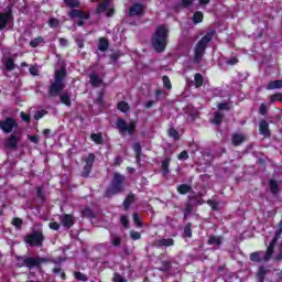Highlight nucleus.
I'll return each mask as SVG.
<instances>
[{
    "label": "nucleus",
    "mask_w": 282,
    "mask_h": 282,
    "mask_svg": "<svg viewBox=\"0 0 282 282\" xmlns=\"http://www.w3.org/2000/svg\"><path fill=\"white\" fill-rule=\"evenodd\" d=\"M281 230L275 232V236L269 243L267 251H256L250 253V261H253V263H268L274 254V248H276V243L279 242V239H281Z\"/></svg>",
    "instance_id": "obj_1"
},
{
    "label": "nucleus",
    "mask_w": 282,
    "mask_h": 282,
    "mask_svg": "<svg viewBox=\"0 0 282 282\" xmlns=\"http://www.w3.org/2000/svg\"><path fill=\"white\" fill-rule=\"evenodd\" d=\"M166 43H169V26L160 25L152 36V47L155 52H164Z\"/></svg>",
    "instance_id": "obj_2"
},
{
    "label": "nucleus",
    "mask_w": 282,
    "mask_h": 282,
    "mask_svg": "<svg viewBox=\"0 0 282 282\" xmlns=\"http://www.w3.org/2000/svg\"><path fill=\"white\" fill-rule=\"evenodd\" d=\"M213 41V33H207L203 36L194 48V63H200L202 58H204V53L206 52V47Z\"/></svg>",
    "instance_id": "obj_3"
},
{
    "label": "nucleus",
    "mask_w": 282,
    "mask_h": 282,
    "mask_svg": "<svg viewBox=\"0 0 282 282\" xmlns=\"http://www.w3.org/2000/svg\"><path fill=\"white\" fill-rule=\"evenodd\" d=\"M65 68L55 72V80L50 87L51 96H57L59 91L65 89Z\"/></svg>",
    "instance_id": "obj_4"
},
{
    "label": "nucleus",
    "mask_w": 282,
    "mask_h": 282,
    "mask_svg": "<svg viewBox=\"0 0 282 282\" xmlns=\"http://www.w3.org/2000/svg\"><path fill=\"white\" fill-rule=\"evenodd\" d=\"M122 191H124V176L116 173L110 187L106 192V196L111 197L112 195L122 193Z\"/></svg>",
    "instance_id": "obj_5"
},
{
    "label": "nucleus",
    "mask_w": 282,
    "mask_h": 282,
    "mask_svg": "<svg viewBox=\"0 0 282 282\" xmlns=\"http://www.w3.org/2000/svg\"><path fill=\"white\" fill-rule=\"evenodd\" d=\"M117 129L119 132L124 135V133H129V135L133 134V131H135V122L131 121L129 124L124 119H118L117 120Z\"/></svg>",
    "instance_id": "obj_6"
},
{
    "label": "nucleus",
    "mask_w": 282,
    "mask_h": 282,
    "mask_svg": "<svg viewBox=\"0 0 282 282\" xmlns=\"http://www.w3.org/2000/svg\"><path fill=\"white\" fill-rule=\"evenodd\" d=\"M19 261H22V262H19L18 264L20 267H23L25 265L26 268H39V265H41V263H45L47 261V259L45 258H20Z\"/></svg>",
    "instance_id": "obj_7"
},
{
    "label": "nucleus",
    "mask_w": 282,
    "mask_h": 282,
    "mask_svg": "<svg viewBox=\"0 0 282 282\" xmlns=\"http://www.w3.org/2000/svg\"><path fill=\"white\" fill-rule=\"evenodd\" d=\"M68 15L70 17V19H79V21L77 22V25H79V28L85 25L84 21H87V19H89V13L76 9L70 10Z\"/></svg>",
    "instance_id": "obj_8"
},
{
    "label": "nucleus",
    "mask_w": 282,
    "mask_h": 282,
    "mask_svg": "<svg viewBox=\"0 0 282 282\" xmlns=\"http://www.w3.org/2000/svg\"><path fill=\"white\" fill-rule=\"evenodd\" d=\"M26 243L30 246H41L43 243V234L41 231H35L26 238Z\"/></svg>",
    "instance_id": "obj_9"
},
{
    "label": "nucleus",
    "mask_w": 282,
    "mask_h": 282,
    "mask_svg": "<svg viewBox=\"0 0 282 282\" xmlns=\"http://www.w3.org/2000/svg\"><path fill=\"white\" fill-rule=\"evenodd\" d=\"M0 127L4 133H12V130L14 127H17V122H14V119L8 118L7 120L0 122Z\"/></svg>",
    "instance_id": "obj_10"
},
{
    "label": "nucleus",
    "mask_w": 282,
    "mask_h": 282,
    "mask_svg": "<svg viewBox=\"0 0 282 282\" xmlns=\"http://www.w3.org/2000/svg\"><path fill=\"white\" fill-rule=\"evenodd\" d=\"M129 14L130 17H142V14H144V7L140 3H135L129 9Z\"/></svg>",
    "instance_id": "obj_11"
},
{
    "label": "nucleus",
    "mask_w": 282,
    "mask_h": 282,
    "mask_svg": "<svg viewBox=\"0 0 282 282\" xmlns=\"http://www.w3.org/2000/svg\"><path fill=\"white\" fill-rule=\"evenodd\" d=\"M97 12H98V14H100V12H107L106 13L107 17H112L113 15V9L109 8L108 0H106L104 3L99 4V7L97 8Z\"/></svg>",
    "instance_id": "obj_12"
},
{
    "label": "nucleus",
    "mask_w": 282,
    "mask_h": 282,
    "mask_svg": "<svg viewBox=\"0 0 282 282\" xmlns=\"http://www.w3.org/2000/svg\"><path fill=\"white\" fill-rule=\"evenodd\" d=\"M246 140H247L246 134H241V133H235L231 138V142L234 147H239V144H243Z\"/></svg>",
    "instance_id": "obj_13"
},
{
    "label": "nucleus",
    "mask_w": 282,
    "mask_h": 282,
    "mask_svg": "<svg viewBox=\"0 0 282 282\" xmlns=\"http://www.w3.org/2000/svg\"><path fill=\"white\" fill-rule=\"evenodd\" d=\"M59 219L65 228H72L74 226V217L72 215H63Z\"/></svg>",
    "instance_id": "obj_14"
},
{
    "label": "nucleus",
    "mask_w": 282,
    "mask_h": 282,
    "mask_svg": "<svg viewBox=\"0 0 282 282\" xmlns=\"http://www.w3.org/2000/svg\"><path fill=\"white\" fill-rule=\"evenodd\" d=\"M12 14L10 13H0V30H3L8 23H10Z\"/></svg>",
    "instance_id": "obj_15"
},
{
    "label": "nucleus",
    "mask_w": 282,
    "mask_h": 282,
    "mask_svg": "<svg viewBox=\"0 0 282 282\" xmlns=\"http://www.w3.org/2000/svg\"><path fill=\"white\" fill-rule=\"evenodd\" d=\"M259 131L261 135H264V137L270 135V126L268 124V121L265 120L260 121Z\"/></svg>",
    "instance_id": "obj_16"
},
{
    "label": "nucleus",
    "mask_w": 282,
    "mask_h": 282,
    "mask_svg": "<svg viewBox=\"0 0 282 282\" xmlns=\"http://www.w3.org/2000/svg\"><path fill=\"white\" fill-rule=\"evenodd\" d=\"M19 144V138H17L15 135H10L7 141H6V147H8V149H17Z\"/></svg>",
    "instance_id": "obj_17"
},
{
    "label": "nucleus",
    "mask_w": 282,
    "mask_h": 282,
    "mask_svg": "<svg viewBox=\"0 0 282 282\" xmlns=\"http://www.w3.org/2000/svg\"><path fill=\"white\" fill-rule=\"evenodd\" d=\"M175 241L172 238H162L158 240L159 248L165 247L169 248L171 246H174Z\"/></svg>",
    "instance_id": "obj_18"
},
{
    "label": "nucleus",
    "mask_w": 282,
    "mask_h": 282,
    "mask_svg": "<svg viewBox=\"0 0 282 282\" xmlns=\"http://www.w3.org/2000/svg\"><path fill=\"white\" fill-rule=\"evenodd\" d=\"M207 243L209 246H216L219 248V246L223 243V239L219 236H210Z\"/></svg>",
    "instance_id": "obj_19"
},
{
    "label": "nucleus",
    "mask_w": 282,
    "mask_h": 282,
    "mask_svg": "<svg viewBox=\"0 0 282 282\" xmlns=\"http://www.w3.org/2000/svg\"><path fill=\"white\" fill-rule=\"evenodd\" d=\"M90 84L93 87H100V85H102V79L96 73H93L90 75Z\"/></svg>",
    "instance_id": "obj_20"
},
{
    "label": "nucleus",
    "mask_w": 282,
    "mask_h": 282,
    "mask_svg": "<svg viewBox=\"0 0 282 282\" xmlns=\"http://www.w3.org/2000/svg\"><path fill=\"white\" fill-rule=\"evenodd\" d=\"M170 164H171V158H167L164 161H162L161 169H162V173H163L164 177H166L170 173V171H169Z\"/></svg>",
    "instance_id": "obj_21"
},
{
    "label": "nucleus",
    "mask_w": 282,
    "mask_h": 282,
    "mask_svg": "<svg viewBox=\"0 0 282 282\" xmlns=\"http://www.w3.org/2000/svg\"><path fill=\"white\" fill-rule=\"evenodd\" d=\"M98 50H100V52H107V50H109V41L105 37L99 39Z\"/></svg>",
    "instance_id": "obj_22"
},
{
    "label": "nucleus",
    "mask_w": 282,
    "mask_h": 282,
    "mask_svg": "<svg viewBox=\"0 0 282 282\" xmlns=\"http://www.w3.org/2000/svg\"><path fill=\"white\" fill-rule=\"evenodd\" d=\"M133 202H135V196L133 194H129L123 202L124 210H128L131 204H133Z\"/></svg>",
    "instance_id": "obj_23"
},
{
    "label": "nucleus",
    "mask_w": 282,
    "mask_h": 282,
    "mask_svg": "<svg viewBox=\"0 0 282 282\" xmlns=\"http://www.w3.org/2000/svg\"><path fill=\"white\" fill-rule=\"evenodd\" d=\"M43 43H45V40L43 39V36H39L30 41V46L39 47V45H43Z\"/></svg>",
    "instance_id": "obj_24"
},
{
    "label": "nucleus",
    "mask_w": 282,
    "mask_h": 282,
    "mask_svg": "<svg viewBox=\"0 0 282 282\" xmlns=\"http://www.w3.org/2000/svg\"><path fill=\"white\" fill-rule=\"evenodd\" d=\"M117 108L119 111H122V113H129V110L131 109L127 101H120Z\"/></svg>",
    "instance_id": "obj_25"
},
{
    "label": "nucleus",
    "mask_w": 282,
    "mask_h": 282,
    "mask_svg": "<svg viewBox=\"0 0 282 282\" xmlns=\"http://www.w3.org/2000/svg\"><path fill=\"white\" fill-rule=\"evenodd\" d=\"M4 67L8 72H12L17 68V64H14V59H12V57H9L4 63Z\"/></svg>",
    "instance_id": "obj_26"
},
{
    "label": "nucleus",
    "mask_w": 282,
    "mask_h": 282,
    "mask_svg": "<svg viewBox=\"0 0 282 282\" xmlns=\"http://www.w3.org/2000/svg\"><path fill=\"white\" fill-rule=\"evenodd\" d=\"M282 80L270 82L267 86V89H281Z\"/></svg>",
    "instance_id": "obj_27"
},
{
    "label": "nucleus",
    "mask_w": 282,
    "mask_h": 282,
    "mask_svg": "<svg viewBox=\"0 0 282 282\" xmlns=\"http://www.w3.org/2000/svg\"><path fill=\"white\" fill-rule=\"evenodd\" d=\"M177 192L181 194V195H186V193H191V186L189 185H186V184H182L177 187Z\"/></svg>",
    "instance_id": "obj_28"
},
{
    "label": "nucleus",
    "mask_w": 282,
    "mask_h": 282,
    "mask_svg": "<svg viewBox=\"0 0 282 282\" xmlns=\"http://www.w3.org/2000/svg\"><path fill=\"white\" fill-rule=\"evenodd\" d=\"M59 98L61 102H63V105H66V107H69V105H72V99L69 98V95L64 93L59 96Z\"/></svg>",
    "instance_id": "obj_29"
},
{
    "label": "nucleus",
    "mask_w": 282,
    "mask_h": 282,
    "mask_svg": "<svg viewBox=\"0 0 282 282\" xmlns=\"http://www.w3.org/2000/svg\"><path fill=\"white\" fill-rule=\"evenodd\" d=\"M195 80V87H202L204 85V76L202 74L197 73L194 77Z\"/></svg>",
    "instance_id": "obj_30"
},
{
    "label": "nucleus",
    "mask_w": 282,
    "mask_h": 282,
    "mask_svg": "<svg viewBox=\"0 0 282 282\" xmlns=\"http://www.w3.org/2000/svg\"><path fill=\"white\" fill-rule=\"evenodd\" d=\"M93 142H95L96 144H102V134L100 133H94L90 135Z\"/></svg>",
    "instance_id": "obj_31"
},
{
    "label": "nucleus",
    "mask_w": 282,
    "mask_h": 282,
    "mask_svg": "<svg viewBox=\"0 0 282 282\" xmlns=\"http://www.w3.org/2000/svg\"><path fill=\"white\" fill-rule=\"evenodd\" d=\"M194 23H202V21H204V13L197 11L194 13V18H193Z\"/></svg>",
    "instance_id": "obj_32"
},
{
    "label": "nucleus",
    "mask_w": 282,
    "mask_h": 282,
    "mask_svg": "<svg viewBox=\"0 0 282 282\" xmlns=\"http://www.w3.org/2000/svg\"><path fill=\"white\" fill-rule=\"evenodd\" d=\"M270 188H271V193H279V188H280V185H279V182L276 181H270Z\"/></svg>",
    "instance_id": "obj_33"
},
{
    "label": "nucleus",
    "mask_w": 282,
    "mask_h": 282,
    "mask_svg": "<svg viewBox=\"0 0 282 282\" xmlns=\"http://www.w3.org/2000/svg\"><path fill=\"white\" fill-rule=\"evenodd\" d=\"M64 3L69 8H78V6H80V1L78 0H64Z\"/></svg>",
    "instance_id": "obj_34"
},
{
    "label": "nucleus",
    "mask_w": 282,
    "mask_h": 282,
    "mask_svg": "<svg viewBox=\"0 0 282 282\" xmlns=\"http://www.w3.org/2000/svg\"><path fill=\"white\" fill-rule=\"evenodd\" d=\"M169 135L170 138H173L174 140H180V132H177V130L171 128L169 130Z\"/></svg>",
    "instance_id": "obj_35"
},
{
    "label": "nucleus",
    "mask_w": 282,
    "mask_h": 282,
    "mask_svg": "<svg viewBox=\"0 0 282 282\" xmlns=\"http://www.w3.org/2000/svg\"><path fill=\"white\" fill-rule=\"evenodd\" d=\"M224 119V115L221 112H216L214 115L215 124H221V120Z\"/></svg>",
    "instance_id": "obj_36"
},
{
    "label": "nucleus",
    "mask_w": 282,
    "mask_h": 282,
    "mask_svg": "<svg viewBox=\"0 0 282 282\" xmlns=\"http://www.w3.org/2000/svg\"><path fill=\"white\" fill-rule=\"evenodd\" d=\"M132 219H133L137 228H142V220H140V215L133 214Z\"/></svg>",
    "instance_id": "obj_37"
},
{
    "label": "nucleus",
    "mask_w": 282,
    "mask_h": 282,
    "mask_svg": "<svg viewBox=\"0 0 282 282\" xmlns=\"http://www.w3.org/2000/svg\"><path fill=\"white\" fill-rule=\"evenodd\" d=\"M162 80L165 89H172L173 86L171 85V79L169 76H163Z\"/></svg>",
    "instance_id": "obj_38"
},
{
    "label": "nucleus",
    "mask_w": 282,
    "mask_h": 282,
    "mask_svg": "<svg viewBox=\"0 0 282 282\" xmlns=\"http://www.w3.org/2000/svg\"><path fill=\"white\" fill-rule=\"evenodd\" d=\"M75 279H77V281H84V282H87V275H85L84 273L82 272H75Z\"/></svg>",
    "instance_id": "obj_39"
},
{
    "label": "nucleus",
    "mask_w": 282,
    "mask_h": 282,
    "mask_svg": "<svg viewBox=\"0 0 282 282\" xmlns=\"http://www.w3.org/2000/svg\"><path fill=\"white\" fill-rule=\"evenodd\" d=\"M268 272H269L268 269L260 267L258 271V276H260V279H263L268 274Z\"/></svg>",
    "instance_id": "obj_40"
},
{
    "label": "nucleus",
    "mask_w": 282,
    "mask_h": 282,
    "mask_svg": "<svg viewBox=\"0 0 282 282\" xmlns=\"http://www.w3.org/2000/svg\"><path fill=\"white\" fill-rule=\"evenodd\" d=\"M184 235L185 237H193V231L191 229V224H187L184 228Z\"/></svg>",
    "instance_id": "obj_41"
},
{
    "label": "nucleus",
    "mask_w": 282,
    "mask_h": 282,
    "mask_svg": "<svg viewBox=\"0 0 282 282\" xmlns=\"http://www.w3.org/2000/svg\"><path fill=\"white\" fill-rule=\"evenodd\" d=\"M96 160V156L94 154H89L86 159V165L94 166V161Z\"/></svg>",
    "instance_id": "obj_42"
},
{
    "label": "nucleus",
    "mask_w": 282,
    "mask_h": 282,
    "mask_svg": "<svg viewBox=\"0 0 282 282\" xmlns=\"http://www.w3.org/2000/svg\"><path fill=\"white\" fill-rule=\"evenodd\" d=\"M12 225L15 228H21L23 226V220L21 218H14L13 221H12Z\"/></svg>",
    "instance_id": "obj_43"
},
{
    "label": "nucleus",
    "mask_w": 282,
    "mask_h": 282,
    "mask_svg": "<svg viewBox=\"0 0 282 282\" xmlns=\"http://www.w3.org/2000/svg\"><path fill=\"white\" fill-rule=\"evenodd\" d=\"M50 28H58V19L52 18L48 20Z\"/></svg>",
    "instance_id": "obj_44"
},
{
    "label": "nucleus",
    "mask_w": 282,
    "mask_h": 282,
    "mask_svg": "<svg viewBox=\"0 0 282 282\" xmlns=\"http://www.w3.org/2000/svg\"><path fill=\"white\" fill-rule=\"evenodd\" d=\"M91 172V165H85L84 172L82 173L83 177H88L89 173Z\"/></svg>",
    "instance_id": "obj_45"
},
{
    "label": "nucleus",
    "mask_w": 282,
    "mask_h": 282,
    "mask_svg": "<svg viewBox=\"0 0 282 282\" xmlns=\"http://www.w3.org/2000/svg\"><path fill=\"white\" fill-rule=\"evenodd\" d=\"M82 214H83V217H94V212H91V209L89 208L83 209Z\"/></svg>",
    "instance_id": "obj_46"
},
{
    "label": "nucleus",
    "mask_w": 282,
    "mask_h": 282,
    "mask_svg": "<svg viewBox=\"0 0 282 282\" xmlns=\"http://www.w3.org/2000/svg\"><path fill=\"white\" fill-rule=\"evenodd\" d=\"M207 204L212 207L213 210H219V204L215 200H208Z\"/></svg>",
    "instance_id": "obj_47"
},
{
    "label": "nucleus",
    "mask_w": 282,
    "mask_h": 282,
    "mask_svg": "<svg viewBox=\"0 0 282 282\" xmlns=\"http://www.w3.org/2000/svg\"><path fill=\"white\" fill-rule=\"evenodd\" d=\"M130 237H131V239H133L134 241H138V239H140V237H142V235H140L139 231H131V232H130Z\"/></svg>",
    "instance_id": "obj_48"
},
{
    "label": "nucleus",
    "mask_w": 282,
    "mask_h": 282,
    "mask_svg": "<svg viewBox=\"0 0 282 282\" xmlns=\"http://www.w3.org/2000/svg\"><path fill=\"white\" fill-rule=\"evenodd\" d=\"M29 72L32 76H39V66H31Z\"/></svg>",
    "instance_id": "obj_49"
},
{
    "label": "nucleus",
    "mask_w": 282,
    "mask_h": 282,
    "mask_svg": "<svg viewBox=\"0 0 282 282\" xmlns=\"http://www.w3.org/2000/svg\"><path fill=\"white\" fill-rule=\"evenodd\" d=\"M276 100L282 102V94H276L271 97V102H276Z\"/></svg>",
    "instance_id": "obj_50"
},
{
    "label": "nucleus",
    "mask_w": 282,
    "mask_h": 282,
    "mask_svg": "<svg viewBox=\"0 0 282 282\" xmlns=\"http://www.w3.org/2000/svg\"><path fill=\"white\" fill-rule=\"evenodd\" d=\"M121 224H122L123 228H129V217L121 216Z\"/></svg>",
    "instance_id": "obj_51"
},
{
    "label": "nucleus",
    "mask_w": 282,
    "mask_h": 282,
    "mask_svg": "<svg viewBox=\"0 0 282 282\" xmlns=\"http://www.w3.org/2000/svg\"><path fill=\"white\" fill-rule=\"evenodd\" d=\"M111 243H112V246H120L121 240L119 237L111 236Z\"/></svg>",
    "instance_id": "obj_52"
},
{
    "label": "nucleus",
    "mask_w": 282,
    "mask_h": 282,
    "mask_svg": "<svg viewBox=\"0 0 282 282\" xmlns=\"http://www.w3.org/2000/svg\"><path fill=\"white\" fill-rule=\"evenodd\" d=\"M133 151L137 153V155H140V153L142 152V147L140 145V143L133 144Z\"/></svg>",
    "instance_id": "obj_53"
},
{
    "label": "nucleus",
    "mask_w": 282,
    "mask_h": 282,
    "mask_svg": "<svg viewBox=\"0 0 282 282\" xmlns=\"http://www.w3.org/2000/svg\"><path fill=\"white\" fill-rule=\"evenodd\" d=\"M113 282H127V279H124L122 275L120 274H115L113 276Z\"/></svg>",
    "instance_id": "obj_54"
},
{
    "label": "nucleus",
    "mask_w": 282,
    "mask_h": 282,
    "mask_svg": "<svg viewBox=\"0 0 282 282\" xmlns=\"http://www.w3.org/2000/svg\"><path fill=\"white\" fill-rule=\"evenodd\" d=\"M45 113H47L45 110L36 111L35 115H34V118L36 120H41V118H43V116H45Z\"/></svg>",
    "instance_id": "obj_55"
},
{
    "label": "nucleus",
    "mask_w": 282,
    "mask_h": 282,
    "mask_svg": "<svg viewBox=\"0 0 282 282\" xmlns=\"http://www.w3.org/2000/svg\"><path fill=\"white\" fill-rule=\"evenodd\" d=\"M260 113L261 116H265V113H268V106H265V104L260 105Z\"/></svg>",
    "instance_id": "obj_56"
},
{
    "label": "nucleus",
    "mask_w": 282,
    "mask_h": 282,
    "mask_svg": "<svg viewBox=\"0 0 282 282\" xmlns=\"http://www.w3.org/2000/svg\"><path fill=\"white\" fill-rule=\"evenodd\" d=\"M162 263H163V267L161 268L162 272H166L167 270L171 269V263L170 262L163 261Z\"/></svg>",
    "instance_id": "obj_57"
},
{
    "label": "nucleus",
    "mask_w": 282,
    "mask_h": 282,
    "mask_svg": "<svg viewBox=\"0 0 282 282\" xmlns=\"http://www.w3.org/2000/svg\"><path fill=\"white\" fill-rule=\"evenodd\" d=\"M178 160H188V152L183 151L178 154Z\"/></svg>",
    "instance_id": "obj_58"
},
{
    "label": "nucleus",
    "mask_w": 282,
    "mask_h": 282,
    "mask_svg": "<svg viewBox=\"0 0 282 282\" xmlns=\"http://www.w3.org/2000/svg\"><path fill=\"white\" fill-rule=\"evenodd\" d=\"M28 139L33 142V144H39V135H29Z\"/></svg>",
    "instance_id": "obj_59"
},
{
    "label": "nucleus",
    "mask_w": 282,
    "mask_h": 282,
    "mask_svg": "<svg viewBox=\"0 0 282 282\" xmlns=\"http://www.w3.org/2000/svg\"><path fill=\"white\" fill-rule=\"evenodd\" d=\"M239 63V59L237 57H231L227 61V65H237Z\"/></svg>",
    "instance_id": "obj_60"
},
{
    "label": "nucleus",
    "mask_w": 282,
    "mask_h": 282,
    "mask_svg": "<svg viewBox=\"0 0 282 282\" xmlns=\"http://www.w3.org/2000/svg\"><path fill=\"white\" fill-rule=\"evenodd\" d=\"M51 230H58L61 228V225L58 223H50Z\"/></svg>",
    "instance_id": "obj_61"
},
{
    "label": "nucleus",
    "mask_w": 282,
    "mask_h": 282,
    "mask_svg": "<svg viewBox=\"0 0 282 282\" xmlns=\"http://www.w3.org/2000/svg\"><path fill=\"white\" fill-rule=\"evenodd\" d=\"M191 213H193V205L187 204L185 207V217L186 215H191Z\"/></svg>",
    "instance_id": "obj_62"
},
{
    "label": "nucleus",
    "mask_w": 282,
    "mask_h": 282,
    "mask_svg": "<svg viewBox=\"0 0 282 282\" xmlns=\"http://www.w3.org/2000/svg\"><path fill=\"white\" fill-rule=\"evenodd\" d=\"M21 118L24 122H30V115L21 112Z\"/></svg>",
    "instance_id": "obj_63"
},
{
    "label": "nucleus",
    "mask_w": 282,
    "mask_h": 282,
    "mask_svg": "<svg viewBox=\"0 0 282 282\" xmlns=\"http://www.w3.org/2000/svg\"><path fill=\"white\" fill-rule=\"evenodd\" d=\"M59 45H62V47H67V45H68L67 40H66V39L61 37V39H59Z\"/></svg>",
    "instance_id": "obj_64"
}]
</instances>
